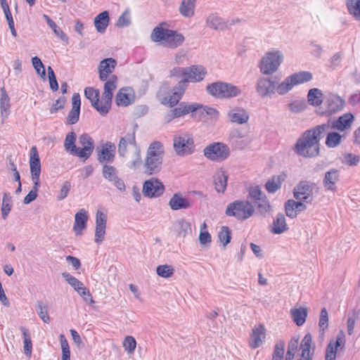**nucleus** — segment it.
I'll return each mask as SVG.
<instances>
[{"mask_svg": "<svg viewBox=\"0 0 360 360\" xmlns=\"http://www.w3.org/2000/svg\"><path fill=\"white\" fill-rule=\"evenodd\" d=\"M199 107L200 106L197 103H188L186 102H181L179 104L178 107L173 109V110L174 112V116H176V117H180L190 112H196Z\"/></svg>", "mask_w": 360, "mask_h": 360, "instance_id": "72a5a7b5", "label": "nucleus"}, {"mask_svg": "<svg viewBox=\"0 0 360 360\" xmlns=\"http://www.w3.org/2000/svg\"><path fill=\"white\" fill-rule=\"evenodd\" d=\"M283 60V54L279 50L266 52L262 57L259 68L263 75H270L278 70Z\"/></svg>", "mask_w": 360, "mask_h": 360, "instance_id": "39448f33", "label": "nucleus"}, {"mask_svg": "<svg viewBox=\"0 0 360 360\" xmlns=\"http://www.w3.org/2000/svg\"><path fill=\"white\" fill-rule=\"evenodd\" d=\"M312 337L311 334L307 333L303 338L300 349L302 350L301 359L300 360H312L314 352L311 351Z\"/></svg>", "mask_w": 360, "mask_h": 360, "instance_id": "7c9ffc66", "label": "nucleus"}, {"mask_svg": "<svg viewBox=\"0 0 360 360\" xmlns=\"http://www.w3.org/2000/svg\"><path fill=\"white\" fill-rule=\"evenodd\" d=\"M288 229L285 216L279 213L276 215L271 228V232L274 234H281Z\"/></svg>", "mask_w": 360, "mask_h": 360, "instance_id": "c9c22d12", "label": "nucleus"}, {"mask_svg": "<svg viewBox=\"0 0 360 360\" xmlns=\"http://www.w3.org/2000/svg\"><path fill=\"white\" fill-rule=\"evenodd\" d=\"M200 106L196 112H198L202 116H207L212 120H217L219 118V112L213 108L207 105H202L198 103Z\"/></svg>", "mask_w": 360, "mask_h": 360, "instance_id": "8fccbe9b", "label": "nucleus"}, {"mask_svg": "<svg viewBox=\"0 0 360 360\" xmlns=\"http://www.w3.org/2000/svg\"><path fill=\"white\" fill-rule=\"evenodd\" d=\"M278 82L271 78L260 77L256 83V91L262 97H271L277 91Z\"/></svg>", "mask_w": 360, "mask_h": 360, "instance_id": "9b49d317", "label": "nucleus"}, {"mask_svg": "<svg viewBox=\"0 0 360 360\" xmlns=\"http://www.w3.org/2000/svg\"><path fill=\"white\" fill-rule=\"evenodd\" d=\"M290 314L294 322L298 326H301L305 323L307 316V310L306 308L300 307L297 309H292Z\"/></svg>", "mask_w": 360, "mask_h": 360, "instance_id": "79ce46f5", "label": "nucleus"}, {"mask_svg": "<svg viewBox=\"0 0 360 360\" xmlns=\"http://www.w3.org/2000/svg\"><path fill=\"white\" fill-rule=\"evenodd\" d=\"M30 167L31 175L41 174V162L36 146H32L30 149Z\"/></svg>", "mask_w": 360, "mask_h": 360, "instance_id": "f704fd0d", "label": "nucleus"}, {"mask_svg": "<svg viewBox=\"0 0 360 360\" xmlns=\"http://www.w3.org/2000/svg\"><path fill=\"white\" fill-rule=\"evenodd\" d=\"M207 92L217 98H222L223 82H216L207 85Z\"/></svg>", "mask_w": 360, "mask_h": 360, "instance_id": "49530a36", "label": "nucleus"}, {"mask_svg": "<svg viewBox=\"0 0 360 360\" xmlns=\"http://www.w3.org/2000/svg\"><path fill=\"white\" fill-rule=\"evenodd\" d=\"M116 146L112 142H106L98 151V160L100 163H112L115 159Z\"/></svg>", "mask_w": 360, "mask_h": 360, "instance_id": "6ab92c4d", "label": "nucleus"}, {"mask_svg": "<svg viewBox=\"0 0 360 360\" xmlns=\"http://www.w3.org/2000/svg\"><path fill=\"white\" fill-rule=\"evenodd\" d=\"M354 117L352 113H345L335 120H331V124L333 129L344 131L352 127Z\"/></svg>", "mask_w": 360, "mask_h": 360, "instance_id": "393cba45", "label": "nucleus"}, {"mask_svg": "<svg viewBox=\"0 0 360 360\" xmlns=\"http://www.w3.org/2000/svg\"><path fill=\"white\" fill-rule=\"evenodd\" d=\"M345 101L340 96H333L328 100V108L330 111L336 112L342 109Z\"/></svg>", "mask_w": 360, "mask_h": 360, "instance_id": "6e6d98bb", "label": "nucleus"}, {"mask_svg": "<svg viewBox=\"0 0 360 360\" xmlns=\"http://www.w3.org/2000/svg\"><path fill=\"white\" fill-rule=\"evenodd\" d=\"M228 176L224 172H219L214 176L215 189L218 193H224L227 185Z\"/></svg>", "mask_w": 360, "mask_h": 360, "instance_id": "a19ab883", "label": "nucleus"}, {"mask_svg": "<svg viewBox=\"0 0 360 360\" xmlns=\"http://www.w3.org/2000/svg\"><path fill=\"white\" fill-rule=\"evenodd\" d=\"M186 89V86H185L184 82H178L173 89L172 94L160 99L161 103L171 108L174 107L179 103Z\"/></svg>", "mask_w": 360, "mask_h": 360, "instance_id": "a211bd4d", "label": "nucleus"}, {"mask_svg": "<svg viewBox=\"0 0 360 360\" xmlns=\"http://www.w3.org/2000/svg\"><path fill=\"white\" fill-rule=\"evenodd\" d=\"M204 155L212 161L221 162L226 160L230 154L229 148L222 143H214L204 149Z\"/></svg>", "mask_w": 360, "mask_h": 360, "instance_id": "6e6552de", "label": "nucleus"}, {"mask_svg": "<svg viewBox=\"0 0 360 360\" xmlns=\"http://www.w3.org/2000/svg\"><path fill=\"white\" fill-rule=\"evenodd\" d=\"M192 201L180 193H174L169 199V205L172 210H186L191 207Z\"/></svg>", "mask_w": 360, "mask_h": 360, "instance_id": "b1692460", "label": "nucleus"}, {"mask_svg": "<svg viewBox=\"0 0 360 360\" xmlns=\"http://www.w3.org/2000/svg\"><path fill=\"white\" fill-rule=\"evenodd\" d=\"M84 96L89 100L91 105L98 111L101 116H105L108 113H103L101 111V108L103 106L102 98L99 99L100 91L94 87H86L84 89Z\"/></svg>", "mask_w": 360, "mask_h": 360, "instance_id": "4be33fe9", "label": "nucleus"}, {"mask_svg": "<svg viewBox=\"0 0 360 360\" xmlns=\"http://www.w3.org/2000/svg\"><path fill=\"white\" fill-rule=\"evenodd\" d=\"M195 0H182L179 11L186 18H191L194 15Z\"/></svg>", "mask_w": 360, "mask_h": 360, "instance_id": "58836bf2", "label": "nucleus"}, {"mask_svg": "<svg viewBox=\"0 0 360 360\" xmlns=\"http://www.w3.org/2000/svg\"><path fill=\"white\" fill-rule=\"evenodd\" d=\"M173 146L179 155L191 154L194 150L193 140L189 134L175 136L173 140Z\"/></svg>", "mask_w": 360, "mask_h": 360, "instance_id": "9d476101", "label": "nucleus"}, {"mask_svg": "<svg viewBox=\"0 0 360 360\" xmlns=\"http://www.w3.org/2000/svg\"><path fill=\"white\" fill-rule=\"evenodd\" d=\"M281 181L280 176H274L269 180L265 185V188L269 193H274L281 188Z\"/></svg>", "mask_w": 360, "mask_h": 360, "instance_id": "680f3d73", "label": "nucleus"}, {"mask_svg": "<svg viewBox=\"0 0 360 360\" xmlns=\"http://www.w3.org/2000/svg\"><path fill=\"white\" fill-rule=\"evenodd\" d=\"M102 174L103 177L108 180H115V176H117V170L113 166L105 164L103 166Z\"/></svg>", "mask_w": 360, "mask_h": 360, "instance_id": "338daca9", "label": "nucleus"}, {"mask_svg": "<svg viewBox=\"0 0 360 360\" xmlns=\"http://www.w3.org/2000/svg\"><path fill=\"white\" fill-rule=\"evenodd\" d=\"M285 210L286 215L294 219L298 213L307 210V205L303 201L288 200L285 203Z\"/></svg>", "mask_w": 360, "mask_h": 360, "instance_id": "a878e982", "label": "nucleus"}, {"mask_svg": "<svg viewBox=\"0 0 360 360\" xmlns=\"http://www.w3.org/2000/svg\"><path fill=\"white\" fill-rule=\"evenodd\" d=\"M288 109L292 113H299L307 108V102L304 98H297L291 101L288 104Z\"/></svg>", "mask_w": 360, "mask_h": 360, "instance_id": "09e8293b", "label": "nucleus"}, {"mask_svg": "<svg viewBox=\"0 0 360 360\" xmlns=\"http://www.w3.org/2000/svg\"><path fill=\"white\" fill-rule=\"evenodd\" d=\"M43 18L46 20L48 25L52 28L53 32L60 37L63 41H68V37L67 35L58 27L56 24L46 14L43 15Z\"/></svg>", "mask_w": 360, "mask_h": 360, "instance_id": "5fc2aeb1", "label": "nucleus"}, {"mask_svg": "<svg viewBox=\"0 0 360 360\" xmlns=\"http://www.w3.org/2000/svg\"><path fill=\"white\" fill-rule=\"evenodd\" d=\"M165 150L162 143L160 141L151 143L146 152L143 164L144 172L148 175L156 174L162 169Z\"/></svg>", "mask_w": 360, "mask_h": 360, "instance_id": "f257e3e1", "label": "nucleus"}, {"mask_svg": "<svg viewBox=\"0 0 360 360\" xmlns=\"http://www.w3.org/2000/svg\"><path fill=\"white\" fill-rule=\"evenodd\" d=\"M333 129L331 124V119L328 120L326 123L319 124L313 127L308 131L312 134V136L316 138L317 141H319L328 133L330 130Z\"/></svg>", "mask_w": 360, "mask_h": 360, "instance_id": "c756f323", "label": "nucleus"}, {"mask_svg": "<svg viewBox=\"0 0 360 360\" xmlns=\"http://www.w3.org/2000/svg\"><path fill=\"white\" fill-rule=\"evenodd\" d=\"M79 143L82 148H77L76 156L87 159L92 154L94 148V141L87 134H83L79 137Z\"/></svg>", "mask_w": 360, "mask_h": 360, "instance_id": "ddd939ff", "label": "nucleus"}, {"mask_svg": "<svg viewBox=\"0 0 360 360\" xmlns=\"http://www.w3.org/2000/svg\"><path fill=\"white\" fill-rule=\"evenodd\" d=\"M323 94L319 89H311L307 94V100L310 105L318 106L323 102Z\"/></svg>", "mask_w": 360, "mask_h": 360, "instance_id": "c03bdc74", "label": "nucleus"}, {"mask_svg": "<svg viewBox=\"0 0 360 360\" xmlns=\"http://www.w3.org/2000/svg\"><path fill=\"white\" fill-rule=\"evenodd\" d=\"M340 181V171L337 169H330L324 174L323 186L326 191L335 193L338 190L337 184Z\"/></svg>", "mask_w": 360, "mask_h": 360, "instance_id": "dca6fc26", "label": "nucleus"}, {"mask_svg": "<svg viewBox=\"0 0 360 360\" xmlns=\"http://www.w3.org/2000/svg\"><path fill=\"white\" fill-rule=\"evenodd\" d=\"M207 26L214 30H227V25L225 24V20L220 17L217 13H210L206 18Z\"/></svg>", "mask_w": 360, "mask_h": 360, "instance_id": "2f4dec72", "label": "nucleus"}, {"mask_svg": "<svg viewBox=\"0 0 360 360\" xmlns=\"http://www.w3.org/2000/svg\"><path fill=\"white\" fill-rule=\"evenodd\" d=\"M345 334L342 331H340L336 337L335 341H330L328 345L325 360H335L336 358V353L339 347H345Z\"/></svg>", "mask_w": 360, "mask_h": 360, "instance_id": "aec40b11", "label": "nucleus"}, {"mask_svg": "<svg viewBox=\"0 0 360 360\" xmlns=\"http://www.w3.org/2000/svg\"><path fill=\"white\" fill-rule=\"evenodd\" d=\"M135 130L127 133L124 136L120 137L118 143V154L124 157L131 150V146H138L136 141Z\"/></svg>", "mask_w": 360, "mask_h": 360, "instance_id": "2eb2a0df", "label": "nucleus"}, {"mask_svg": "<svg viewBox=\"0 0 360 360\" xmlns=\"http://www.w3.org/2000/svg\"><path fill=\"white\" fill-rule=\"evenodd\" d=\"M76 134L75 132L71 131L66 135L64 141V148L67 152L71 155H75L77 150V147L75 146Z\"/></svg>", "mask_w": 360, "mask_h": 360, "instance_id": "37998d69", "label": "nucleus"}, {"mask_svg": "<svg viewBox=\"0 0 360 360\" xmlns=\"http://www.w3.org/2000/svg\"><path fill=\"white\" fill-rule=\"evenodd\" d=\"M134 100V96L129 89H121L115 96V102L118 106H127Z\"/></svg>", "mask_w": 360, "mask_h": 360, "instance_id": "e433bc0d", "label": "nucleus"}, {"mask_svg": "<svg viewBox=\"0 0 360 360\" xmlns=\"http://www.w3.org/2000/svg\"><path fill=\"white\" fill-rule=\"evenodd\" d=\"M342 136L337 132H330L328 134L326 144L329 148H335L341 142Z\"/></svg>", "mask_w": 360, "mask_h": 360, "instance_id": "13d9d810", "label": "nucleus"}, {"mask_svg": "<svg viewBox=\"0 0 360 360\" xmlns=\"http://www.w3.org/2000/svg\"><path fill=\"white\" fill-rule=\"evenodd\" d=\"M241 94V90L230 83L223 82L222 98L236 97Z\"/></svg>", "mask_w": 360, "mask_h": 360, "instance_id": "a18cd8bd", "label": "nucleus"}, {"mask_svg": "<svg viewBox=\"0 0 360 360\" xmlns=\"http://www.w3.org/2000/svg\"><path fill=\"white\" fill-rule=\"evenodd\" d=\"M227 116L230 122L243 124L248 122L249 120V114L242 108H235L231 109L227 112Z\"/></svg>", "mask_w": 360, "mask_h": 360, "instance_id": "cd10ccee", "label": "nucleus"}, {"mask_svg": "<svg viewBox=\"0 0 360 360\" xmlns=\"http://www.w3.org/2000/svg\"><path fill=\"white\" fill-rule=\"evenodd\" d=\"M295 152L304 158H314L320 153V144L311 132L307 130L295 145Z\"/></svg>", "mask_w": 360, "mask_h": 360, "instance_id": "f03ea898", "label": "nucleus"}, {"mask_svg": "<svg viewBox=\"0 0 360 360\" xmlns=\"http://www.w3.org/2000/svg\"><path fill=\"white\" fill-rule=\"evenodd\" d=\"M117 77L115 75H110L107 80H105L102 94L103 106L100 109L103 113H108L111 108L113 91L117 88Z\"/></svg>", "mask_w": 360, "mask_h": 360, "instance_id": "1a4fd4ad", "label": "nucleus"}, {"mask_svg": "<svg viewBox=\"0 0 360 360\" xmlns=\"http://www.w3.org/2000/svg\"><path fill=\"white\" fill-rule=\"evenodd\" d=\"M165 191L162 183L155 178L146 181L143 186V193L149 198H156L161 195Z\"/></svg>", "mask_w": 360, "mask_h": 360, "instance_id": "f8f14e48", "label": "nucleus"}, {"mask_svg": "<svg viewBox=\"0 0 360 360\" xmlns=\"http://www.w3.org/2000/svg\"><path fill=\"white\" fill-rule=\"evenodd\" d=\"M347 6L349 13L360 20V0H347Z\"/></svg>", "mask_w": 360, "mask_h": 360, "instance_id": "3c124183", "label": "nucleus"}, {"mask_svg": "<svg viewBox=\"0 0 360 360\" xmlns=\"http://www.w3.org/2000/svg\"><path fill=\"white\" fill-rule=\"evenodd\" d=\"M88 219V212L85 209H80L75 214L73 230L76 236H81L82 231L86 229Z\"/></svg>", "mask_w": 360, "mask_h": 360, "instance_id": "bb28decb", "label": "nucleus"}, {"mask_svg": "<svg viewBox=\"0 0 360 360\" xmlns=\"http://www.w3.org/2000/svg\"><path fill=\"white\" fill-rule=\"evenodd\" d=\"M60 342L63 354L61 360H70V352L69 345L63 334L60 335Z\"/></svg>", "mask_w": 360, "mask_h": 360, "instance_id": "774afa93", "label": "nucleus"}, {"mask_svg": "<svg viewBox=\"0 0 360 360\" xmlns=\"http://www.w3.org/2000/svg\"><path fill=\"white\" fill-rule=\"evenodd\" d=\"M36 311L40 319L44 323H49L50 321L49 316L47 312L46 306L41 301L37 302L36 304Z\"/></svg>", "mask_w": 360, "mask_h": 360, "instance_id": "e2e57ef3", "label": "nucleus"}, {"mask_svg": "<svg viewBox=\"0 0 360 360\" xmlns=\"http://www.w3.org/2000/svg\"><path fill=\"white\" fill-rule=\"evenodd\" d=\"M157 274L162 278H169L174 274V269L168 264L159 265L156 268Z\"/></svg>", "mask_w": 360, "mask_h": 360, "instance_id": "bf43d9fd", "label": "nucleus"}, {"mask_svg": "<svg viewBox=\"0 0 360 360\" xmlns=\"http://www.w3.org/2000/svg\"><path fill=\"white\" fill-rule=\"evenodd\" d=\"M10 98L6 90L3 88L1 89L0 96L1 115L3 120L7 118L10 114Z\"/></svg>", "mask_w": 360, "mask_h": 360, "instance_id": "ea45409f", "label": "nucleus"}, {"mask_svg": "<svg viewBox=\"0 0 360 360\" xmlns=\"http://www.w3.org/2000/svg\"><path fill=\"white\" fill-rule=\"evenodd\" d=\"M176 229L178 235L180 237L184 238L186 235L191 232L190 223L184 219L177 221Z\"/></svg>", "mask_w": 360, "mask_h": 360, "instance_id": "603ef678", "label": "nucleus"}, {"mask_svg": "<svg viewBox=\"0 0 360 360\" xmlns=\"http://www.w3.org/2000/svg\"><path fill=\"white\" fill-rule=\"evenodd\" d=\"M124 158L129 159V166L132 169L139 167L143 163L141 155V148L139 145L131 146V150Z\"/></svg>", "mask_w": 360, "mask_h": 360, "instance_id": "473e14b6", "label": "nucleus"}, {"mask_svg": "<svg viewBox=\"0 0 360 360\" xmlns=\"http://www.w3.org/2000/svg\"><path fill=\"white\" fill-rule=\"evenodd\" d=\"M257 204V212L262 216H266L268 213L271 212V207L266 199V196L265 198H262L261 200L255 202Z\"/></svg>", "mask_w": 360, "mask_h": 360, "instance_id": "4d7b16f0", "label": "nucleus"}, {"mask_svg": "<svg viewBox=\"0 0 360 360\" xmlns=\"http://www.w3.org/2000/svg\"><path fill=\"white\" fill-rule=\"evenodd\" d=\"M107 224V214L98 210L96 215L95 242L101 243L105 237Z\"/></svg>", "mask_w": 360, "mask_h": 360, "instance_id": "f3484780", "label": "nucleus"}, {"mask_svg": "<svg viewBox=\"0 0 360 360\" xmlns=\"http://www.w3.org/2000/svg\"><path fill=\"white\" fill-rule=\"evenodd\" d=\"M117 62L112 58L102 60L98 65L99 79L105 81L109 75L114 71Z\"/></svg>", "mask_w": 360, "mask_h": 360, "instance_id": "5701e85b", "label": "nucleus"}, {"mask_svg": "<svg viewBox=\"0 0 360 360\" xmlns=\"http://www.w3.org/2000/svg\"><path fill=\"white\" fill-rule=\"evenodd\" d=\"M285 342L283 340L278 341L274 350L272 360H283L285 351Z\"/></svg>", "mask_w": 360, "mask_h": 360, "instance_id": "0e129e2a", "label": "nucleus"}, {"mask_svg": "<svg viewBox=\"0 0 360 360\" xmlns=\"http://www.w3.org/2000/svg\"><path fill=\"white\" fill-rule=\"evenodd\" d=\"M312 74L309 71H300L287 77L277 86V92L280 95H285L295 86L299 85L312 79Z\"/></svg>", "mask_w": 360, "mask_h": 360, "instance_id": "423d86ee", "label": "nucleus"}, {"mask_svg": "<svg viewBox=\"0 0 360 360\" xmlns=\"http://www.w3.org/2000/svg\"><path fill=\"white\" fill-rule=\"evenodd\" d=\"M218 238L224 247L229 243L231 238V233L229 228L228 226H222L219 232Z\"/></svg>", "mask_w": 360, "mask_h": 360, "instance_id": "69168bd1", "label": "nucleus"}, {"mask_svg": "<svg viewBox=\"0 0 360 360\" xmlns=\"http://www.w3.org/2000/svg\"><path fill=\"white\" fill-rule=\"evenodd\" d=\"M150 38L153 41H161L165 46L172 49L181 45L184 41V37L181 34L160 27L153 29Z\"/></svg>", "mask_w": 360, "mask_h": 360, "instance_id": "7ed1b4c3", "label": "nucleus"}, {"mask_svg": "<svg viewBox=\"0 0 360 360\" xmlns=\"http://www.w3.org/2000/svg\"><path fill=\"white\" fill-rule=\"evenodd\" d=\"M319 188L309 181H300L293 189V196L297 200L311 203L314 199V193H319Z\"/></svg>", "mask_w": 360, "mask_h": 360, "instance_id": "0eeeda50", "label": "nucleus"}, {"mask_svg": "<svg viewBox=\"0 0 360 360\" xmlns=\"http://www.w3.org/2000/svg\"><path fill=\"white\" fill-rule=\"evenodd\" d=\"M265 338L266 330L264 326L259 325L252 329L250 339V346L253 349L259 347L264 341Z\"/></svg>", "mask_w": 360, "mask_h": 360, "instance_id": "c85d7f7f", "label": "nucleus"}, {"mask_svg": "<svg viewBox=\"0 0 360 360\" xmlns=\"http://www.w3.org/2000/svg\"><path fill=\"white\" fill-rule=\"evenodd\" d=\"M187 78H184L179 82H184L185 86H188V82H199L203 80L207 75L206 68L200 65H194L188 67Z\"/></svg>", "mask_w": 360, "mask_h": 360, "instance_id": "4468645a", "label": "nucleus"}, {"mask_svg": "<svg viewBox=\"0 0 360 360\" xmlns=\"http://www.w3.org/2000/svg\"><path fill=\"white\" fill-rule=\"evenodd\" d=\"M345 334L342 331H340L336 337L335 341H330L328 345L325 360H335L336 358V353L339 347H345Z\"/></svg>", "mask_w": 360, "mask_h": 360, "instance_id": "412c9836", "label": "nucleus"}, {"mask_svg": "<svg viewBox=\"0 0 360 360\" xmlns=\"http://www.w3.org/2000/svg\"><path fill=\"white\" fill-rule=\"evenodd\" d=\"M254 212L255 207L248 200H235L229 203L225 210L226 216L240 221L249 219Z\"/></svg>", "mask_w": 360, "mask_h": 360, "instance_id": "20e7f679", "label": "nucleus"}, {"mask_svg": "<svg viewBox=\"0 0 360 360\" xmlns=\"http://www.w3.org/2000/svg\"><path fill=\"white\" fill-rule=\"evenodd\" d=\"M109 14L106 11L97 15L94 18V25L96 30L100 33H103L109 24Z\"/></svg>", "mask_w": 360, "mask_h": 360, "instance_id": "4c0bfd02", "label": "nucleus"}, {"mask_svg": "<svg viewBox=\"0 0 360 360\" xmlns=\"http://www.w3.org/2000/svg\"><path fill=\"white\" fill-rule=\"evenodd\" d=\"M248 198L255 202L266 197V195L262 191L259 186H250L248 189Z\"/></svg>", "mask_w": 360, "mask_h": 360, "instance_id": "052dcab7", "label": "nucleus"}, {"mask_svg": "<svg viewBox=\"0 0 360 360\" xmlns=\"http://www.w3.org/2000/svg\"><path fill=\"white\" fill-rule=\"evenodd\" d=\"M12 198L9 193H4L2 204L1 207V217L4 219H6L11 210L12 207Z\"/></svg>", "mask_w": 360, "mask_h": 360, "instance_id": "de8ad7c7", "label": "nucleus"}, {"mask_svg": "<svg viewBox=\"0 0 360 360\" xmlns=\"http://www.w3.org/2000/svg\"><path fill=\"white\" fill-rule=\"evenodd\" d=\"M298 345L299 338L297 337H292L288 343L285 360H293Z\"/></svg>", "mask_w": 360, "mask_h": 360, "instance_id": "864d4df0", "label": "nucleus"}]
</instances>
